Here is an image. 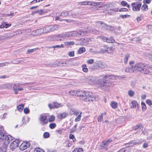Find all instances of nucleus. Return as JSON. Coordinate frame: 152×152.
Masks as SVG:
<instances>
[{
	"mask_svg": "<svg viewBox=\"0 0 152 152\" xmlns=\"http://www.w3.org/2000/svg\"><path fill=\"white\" fill-rule=\"evenodd\" d=\"M131 5L132 6V10L133 11H138L140 10L141 4L137 2H134L131 4Z\"/></svg>",
	"mask_w": 152,
	"mask_h": 152,
	"instance_id": "7",
	"label": "nucleus"
},
{
	"mask_svg": "<svg viewBox=\"0 0 152 152\" xmlns=\"http://www.w3.org/2000/svg\"><path fill=\"white\" fill-rule=\"evenodd\" d=\"M125 71L126 72H134V70L132 69V67L130 69L126 67L125 69Z\"/></svg>",
	"mask_w": 152,
	"mask_h": 152,
	"instance_id": "38",
	"label": "nucleus"
},
{
	"mask_svg": "<svg viewBox=\"0 0 152 152\" xmlns=\"http://www.w3.org/2000/svg\"><path fill=\"white\" fill-rule=\"evenodd\" d=\"M64 43L65 45L68 46L74 45L75 44V42L74 41L64 42Z\"/></svg>",
	"mask_w": 152,
	"mask_h": 152,
	"instance_id": "22",
	"label": "nucleus"
},
{
	"mask_svg": "<svg viewBox=\"0 0 152 152\" xmlns=\"http://www.w3.org/2000/svg\"><path fill=\"white\" fill-rule=\"evenodd\" d=\"M5 132L3 128L2 127H0V136H1Z\"/></svg>",
	"mask_w": 152,
	"mask_h": 152,
	"instance_id": "56",
	"label": "nucleus"
},
{
	"mask_svg": "<svg viewBox=\"0 0 152 152\" xmlns=\"http://www.w3.org/2000/svg\"><path fill=\"white\" fill-rule=\"evenodd\" d=\"M81 91H75L73 90L69 91V94L72 96H77L79 97L80 95H79L78 93H80Z\"/></svg>",
	"mask_w": 152,
	"mask_h": 152,
	"instance_id": "15",
	"label": "nucleus"
},
{
	"mask_svg": "<svg viewBox=\"0 0 152 152\" xmlns=\"http://www.w3.org/2000/svg\"><path fill=\"white\" fill-rule=\"evenodd\" d=\"M5 35L6 36L5 37V38H4L5 39H9L15 37L14 36L13 33L10 34L8 33L6 34Z\"/></svg>",
	"mask_w": 152,
	"mask_h": 152,
	"instance_id": "23",
	"label": "nucleus"
},
{
	"mask_svg": "<svg viewBox=\"0 0 152 152\" xmlns=\"http://www.w3.org/2000/svg\"><path fill=\"white\" fill-rule=\"evenodd\" d=\"M50 37L51 39L53 40L55 39L58 41H63L64 39V36L63 34H59L56 35H54L51 36Z\"/></svg>",
	"mask_w": 152,
	"mask_h": 152,
	"instance_id": "5",
	"label": "nucleus"
},
{
	"mask_svg": "<svg viewBox=\"0 0 152 152\" xmlns=\"http://www.w3.org/2000/svg\"><path fill=\"white\" fill-rule=\"evenodd\" d=\"M110 5L107 4H104L102 5L101 7L104 8L105 9H109L110 8Z\"/></svg>",
	"mask_w": 152,
	"mask_h": 152,
	"instance_id": "61",
	"label": "nucleus"
},
{
	"mask_svg": "<svg viewBox=\"0 0 152 152\" xmlns=\"http://www.w3.org/2000/svg\"><path fill=\"white\" fill-rule=\"evenodd\" d=\"M24 104H22L18 105L17 107L18 110L20 112L22 111L24 107Z\"/></svg>",
	"mask_w": 152,
	"mask_h": 152,
	"instance_id": "28",
	"label": "nucleus"
},
{
	"mask_svg": "<svg viewBox=\"0 0 152 152\" xmlns=\"http://www.w3.org/2000/svg\"><path fill=\"white\" fill-rule=\"evenodd\" d=\"M28 147V145H26L25 143H22L20 145V148L21 150L23 151L26 149Z\"/></svg>",
	"mask_w": 152,
	"mask_h": 152,
	"instance_id": "20",
	"label": "nucleus"
},
{
	"mask_svg": "<svg viewBox=\"0 0 152 152\" xmlns=\"http://www.w3.org/2000/svg\"><path fill=\"white\" fill-rule=\"evenodd\" d=\"M129 55L128 54L125 55V58L124 60V61L125 64H126L127 63L128 59L129 57Z\"/></svg>",
	"mask_w": 152,
	"mask_h": 152,
	"instance_id": "35",
	"label": "nucleus"
},
{
	"mask_svg": "<svg viewBox=\"0 0 152 152\" xmlns=\"http://www.w3.org/2000/svg\"><path fill=\"white\" fill-rule=\"evenodd\" d=\"M106 47V49H107V52L109 53H111L114 50V49L112 47Z\"/></svg>",
	"mask_w": 152,
	"mask_h": 152,
	"instance_id": "37",
	"label": "nucleus"
},
{
	"mask_svg": "<svg viewBox=\"0 0 152 152\" xmlns=\"http://www.w3.org/2000/svg\"><path fill=\"white\" fill-rule=\"evenodd\" d=\"M31 34L33 35H37L42 34L41 28L33 31Z\"/></svg>",
	"mask_w": 152,
	"mask_h": 152,
	"instance_id": "13",
	"label": "nucleus"
},
{
	"mask_svg": "<svg viewBox=\"0 0 152 152\" xmlns=\"http://www.w3.org/2000/svg\"><path fill=\"white\" fill-rule=\"evenodd\" d=\"M88 30L87 31L88 32V34L89 33H92L93 34H97V32H98V31L95 29L92 28H90L88 27L87 28Z\"/></svg>",
	"mask_w": 152,
	"mask_h": 152,
	"instance_id": "18",
	"label": "nucleus"
},
{
	"mask_svg": "<svg viewBox=\"0 0 152 152\" xmlns=\"http://www.w3.org/2000/svg\"><path fill=\"white\" fill-rule=\"evenodd\" d=\"M83 71L85 72H88V69L87 68V66L86 64H84L82 65Z\"/></svg>",
	"mask_w": 152,
	"mask_h": 152,
	"instance_id": "27",
	"label": "nucleus"
},
{
	"mask_svg": "<svg viewBox=\"0 0 152 152\" xmlns=\"http://www.w3.org/2000/svg\"><path fill=\"white\" fill-rule=\"evenodd\" d=\"M69 16L72 18H75L76 16V15L75 13H73L72 12H69Z\"/></svg>",
	"mask_w": 152,
	"mask_h": 152,
	"instance_id": "49",
	"label": "nucleus"
},
{
	"mask_svg": "<svg viewBox=\"0 0 152 152\" xmlns=\"http://www.w3.org/2000/svg\"><path fill=\"white\" fill-rule=\"evenodd\" d=\"M115 41L114 39L112 38L111 37L109 38H107L106 40V42L108 43H112L114 42Z\"/></svg>",
	"mask_w": 152,
	"mask_h": 152,
	"instance_id": "29",
	"label": "nucleus"
},
{
	"mask_svg": "<svg viewBox=\"0 0 152 152\" xmlns=\"http://www.w3.org/2000/svg\"><path fill=\"white\" fill-rule=\"evenodd\" d=\"M77 124H76L74 126V127L70 130V133H73L75 132L76 130V128L77 127Z\"/></svg>",
	"mask_w": 152,
	"mask_h": 152,
	"instance_id": "47",
	"label": "nucleus"
},
{
	"mask_svg": "<svg viewBox=\"0 0 152 152\" xmlns=\"http://www.w3.org/2000/svg\"><path fill=\"white\" fill-rule=\"evenodd\" d=\"M12 87V83H8L7 84H2L0 85V89H10Z\"/></svg>",
	"mask_w": 152,
	"mask_h": 152,
	"instance_id": "10",
	"label": "nucleus"
},
{
	"mask_svg": "<svg viewBox=\"0 0 152 152\" xmlns=\"http://www.w3.org/2000/svg\"><path fill=\"white\" fill-rule=\"evenodd\" d=\"M146 64L142 63H138L132 66V69L137 72H140L143 67H146Z\"/></svg>",
	"mask_w": 152,
	"mask_h": 152,
	"instance_id": "4",
	"label": "nucleus"
},
{
	"mask_svg": "<svg viewBox=\"0 0 152 152\" xmlns=\"http://www.w3.org/2000/svg\"><path fill=\"white\" fill-rule=\"evenodd\" d=\"M81 113L82 112H80V114L75 118V122H77L79 121L81 117Z\"/></svg>",
	"mask_w": 152,
	"mask_h": 152,
	"instance_id": "43",
	"label": "nucleus"
},
{
	"mask_svg": "<svg viewBox=\"0 0 152 152\" xmlns=\"http://www.w3.org/2000/svg\"><path fill=\"white\" fill-rule=\"evenodd\" d=\"M68 56L70 57H73L74 56V51H73L69 52L68 53Z\"/></svg>",
	"mask_w": 152,
	"mask_h": 152,
	"instance_id": "55",
	"label": "nucleus"
},
{
	"mask_svg": "<svg viewBox=\"0 0 152 152\" xmlns=\"http://www.w3.org/2000/svg\"><path fill=\"white\" fill-rule=\"evenodd\" d=\"M7 145H5V146H3L1 149L2 152H6L7 151Z\"/></svg>",
	"mask_w": 152,
	"mask_h": 152,
	"instance_id": "57",
	"label": "nucleus"
},
{
	"mask_svg": "<svg viewBox=\"0 0 152 152\" xmlns=\"http://www.w3.org/2000/svg\"><path fill=\"white\" fill-rule=\"evenodd\" d=\"M78 94L80 99L86 102H92L96 100L92 93L90 92L81 91Z\"/></svg>",
	"mask_w": 152,
	"mask_h": 152,
	"instance_id": "1",
	"label": "nucleus"
},
{
	"mask_svg": "<svg viewBox=\"0 0 152 152\" xmlns=\"http://www.w3.org/2000/svg\"><path fill=\"white\" fill-rule=\"evenodd\" d=\"M69 137L70 139H72L74 142L75 141L76 139L75 138L73 135L72 134H70L69 136Z\"/></svg>",
	"mask_w": 152,
	"mask_h": 152,
	"instance_id": "60",
	"label": "nucleus"
},
{
	"mask_svg": "<svg viewBox=\"0 0 152 152\" xmlns=\"http://www.w3.org/2000/svg\"><path fill=\"white\" fill-rule=\"evenodd\" d=\"M121 4L124 6H126L128 8L129 7V5L125 1H123L121 2Z\"/></svg>",
	"mask_w": 152,
	"mask_h": 152,
	"instance_id": "36",
	"label": "nucleus"
},
{
	"mask_svg": "<svg viewBox=\"0 0 152 152\" xmlns=\"http://www.w3.org/2000/svg\"><path fill=\"white\" fill-rule=\"evenodd\" d=\"M42 34H46L48 33L46 27L41 28Z\"/></svg>",
	"mask_w": 152,
	"mask_h": 152,
	"instance_id": "45",
	"label": "nucleus"
},
{
	"mask_svg": "<svg viewBox=\"0 0 152 152\" xmlns=\"http://www.w3.org/2000/svg\"><path fill=\"white\" fill-rule=\"evenodd\" d=\"M111 105L112 108L114 109H115L117 108L118 104L116 102H111Z\"/></svg>",
	"mask_w": 152,
	"mask_h": 152,
	"instance_id": "24",
	"label": "nucleus"
},
{
	"mask_svg": "<svg viewBox=\"0 0 152 152\" xmlns=\"http://www.w3.org/2000/svg\"><path fill=\"white\" fill-rule=\"evenodd\" d=\"M35 13H38L39 15H42V13L44 12L43 10H38L34 12Z\"/></svg>",
	"mask_w": 152,
	"mask_h": 152,
	"instance_id": "63",
	"label": "nucleus"
},
{
	"mask_svg": "<svg viewBox=\"0 0 152 152\" xmlns=\"http://www.w3.org/2000/svg\"><path fill=\"white\" fill-rule=\"evenodd\" d=\"M76 31L66 33L63 34L64 36V39H68V38H69L71 37L76 36Z\"/></svg>",
	"mask_w": 152,
	"mask_h": 152,
	"instance_id": "9",
	"label": "nucleus"
},
{
	"mask_svg": "<svg viewBox=\"0 0 152 152\" xmlns=\"http://www.w3.org/2000/svg\"><path fill=\"white\" fill-rule=\"evenodd\" d=\"M54 108H58L62 107L61 103H58L56 102H53Z\"/></svg>",
	"mask_w": 152,
	"mask_h": 152,
	"instance_id": "21",
	"label": "nucleus"
},
{
	"mask_svg": "<svg viewBox=\"0 0 152 152\" xmlns=\"http://www.w3.org/2000/svg\"><path fill=\"white\" fill-rule=\"evenodd\" d=\"M68 116V114L66 112H63L62 113L58 114L57 115V117L61 120L66 118Z\"/></svg>",
	"mask_w": 152,
	"mask_h": 152,
	"instance_id": "12",
	"label": "nucleus"
},
{
	"mask_svg": "<svg viewBox=\"0 0 152 152\" xmlns=\"http://www.w3.org/2000/svg\"><path fill=\"white\" fill-rule=\"evenodd\" d=\"M69 12L64 11L62 12L60 15V16L63 17L66 16L67 15H69Z\"/></svg>",
	"mask_w": 152,
	"mask_h": 152,
	"instance_id": "26",
	"label": "nucleus"
},
{
	"mask_svg": "<svg viewBox=\"0 0 152 152\" xmlns=\"http://www.w3.org/2000/svg\"><path fill=\"white\" fill-rule=\"evenodd\" d=\"M34 152H45L39 148H36L34 151Z\"/></svg>",
	"mask_w": 152,
	"mask_h": 152,
	"instance_id": "52",
	"label": "nucleus"
},
{
	"mask_svg": "<svg viewBox=\"0 0 152 152\" xmlns=\"http://www.w3.org/2000/svg\"><path fill=\"white\" fill-rule=\"evenodd\" d=\"M105 48H101L100 51L101 53H106L107 52L106 47H104Z\"/></svg>",
	"mask_w": 152,
	"mask_h": 152,
	"instance_id": "62",
	"label": "nucleus"
},
{
	"mask_svg": "<svg viewBox=\"0 0 152 152\" xmlns=\"http://www.w3.org/2000/svg\"><path fill=\"white\" fill-rule=\"evenodd\" d=\"M76 36H84L86 34H88V32L86 31H84L83 30H81L78 31L77 32H76Z\"/></svg>",
	"mask_w": 152,
	"mask_h": 152,
	"instance_id": "11",
	"label": "nucleus"
},
{
	"mask_svg": "<svg viewBox=\"0 0 152 152\" xmlns=\"http://www.w3.org/2000/svg\"><path fill=\"white\" fill-rule=\"evenodd\" d=\"M106 66V65L104 63L99 62V68H103Z\"/></svg>",
	"mask_w": 152,
	"mask_h": 152,
	"instance_id": "33",
	"label": "nucleus"
},
{
	"mask_svg": "<svg viewBox=\"0 0 152 152\" xmlns=\"http://www.w3.org/2000/svg\"><path fill=\"white\" fill-rule=\"evenodd\" d=\"M128 94L130 97H132L134 94V92L133 91L130 90L128 91Z\"/></svg>",
	"mask_w": 152,
	"mask_h": 152,
	"instance_id": "42",
	"label": "nucleus"
},
{
	"mask_svg": "<svg viewBox=\"0 0 152 152\" xmlns=\"http://www.w3.org/2000/svg\"><path fill=\"white\" fill-rule=\"evenodd\" d=\"M148 9L147 5L145 4H144L141 8V10L143 11H146L148 10Z\"/></svg>",
	"mask_w": 152,
	"mask_h": 152,
	"instance_id": "30",
	"label": "nucleus"
},
{
	"mask_svg": "<svg viewBox=\"0 0 152 152\" xmlns=\"http://www.w3.org/2000/svg\"><path fill=\"white\" fill-rule=\"evenodd\" d=\"M49 134L48 132H45L43 134V137L44 138H48L49 137Z\"/></svg>",
	"mask_w": 152,
	"mask_h": 152,
	"instance_id": "53",
	"label": "nucleus"
},
{
	"mask_svg": "<svg viewBox=\"0 0 152 152\" xmlns=\"http://www.w3.org/2000/svg\"><path fill=\"white\" fill-rule=\"evenodd\" d=\"M103 114H102L101 115L99 116L97 118V120L99 122H101L103 119Z\"/></svg>",
	"mask_w": 152,
	"mask_h": 152,
	"instance_id": "59",
	"label": "nucleus"
},
{
	"mask_svg": "<svg viewBox=\"0 0 152 152\" xmlns=\"http://www.w3.org/2000/svg\"><path fill=\"white\" fill-rule=\"evenodd\" d=\"M132 108H135L136 107H138V105L137 102L135 101H133L132 102Z\"/></svg>",
	"mask_w": 152,
	"mask_h": 152,
	"instance_id": "32",
	"label": "nucleus"
},
{
	"mask_svg": "<svg viewBox=\"0 0 152 152\" xmlns=\"http://www.w3.org/2000/svg\"><path fill=\"white\" fill-rule=\"evenodd\" d=\"M22 84L19 83H15L13 85L12 84V86H13V89L15 94H18V91H21L23 90V88L20 87V86Z\"/></svg>",
	"mask_w": 152,
	"mask_h": 152,
	"instance_id": "6",
	"label": "nucleus"
},
{
	"mask_svg": "<svg viewBox=\"0 0 152 152\" xmlns=\"http://www.w3.org/2000/svg\"><path fill=\"white\" fill-rule=\"evenodd\" d=\"M56 126V124L55 123H53L50 124L49 126L51 129L54 128Z\"/></svg>",
	"mask_w": 152,
	"mask_h": 152,
	"instance_id": "51",
	"label": "nucleus"
},
{
	"mask_svg": "<svg viewBox=\"0 0 152 152\" xmlns=\"http://www.w3.org/2000/svg\"><path fill=\"white\" fill-rule=\"evenodd\" d=\"M85 51L86 50L85 48L83 47L80 48L78 50L79 53L80 54H81L83 53V52H85Z\"/></svg>",
	"mask_w": 152,
	"mask_h": 152,
	"instance_id": "34",
	"label": "nucleus"
},
{
	"mask_svg": "<svg viewBox=\"0 0 152 152\" xmlns=\"http://www.w3.org/2000/svg\"><path fill=\"white\" fill-rule=\"evenodd\" d=\"M38 49V48H36L34 49H28L27 50L26 53L28 54L31 53L33 52H35Z\"/></svg>",
	"mask_w": 152,
	"mask_h": 152,
	"instance_id": "25",
	"label": "nucleus"
},
{
	"mask_svg": "<svg viewBox=\"0 0 152 152\" xmlns=\"http://www.w3.org/2000/svg\"><path fill=\"white\" fill-rule=\"evenodd\" d=\"M145 67H143L142 69L140 72L145 74H148L150 73V72L147 69L145 68Z\"/></svg>",
	"mask_w": 152,
	"mask_h": 152,
	"instance_id": "17",
	"label": "nucleus"
},
{
	"mask_svg": "<svg viewBox=\"0 0 152 152\" xmlns=\"http://www.w3.org/2000/svg\"><path fill=\"white\" fill-rule=\"evenodd\" d=\"M46 27L47 28V29L48 33L50 32H52L51 29L50 25H48L46 26Z\"/></svg>",
	"mask_w": 152,
	"mask_h": 152,
	"instance_id": "64",
	"label": "nucleus"
},
{
	"mask_svg": "<svg viewBox=\"0 0 152 152\" xmlns=\"http://www.w3.org/2000/svg\"><path fill=\"white\" fill-rule=\"evenodd\" d=\"M5 132L1 136L0 139L4 143L5 145H7L10 141L12 140V137L10 135H7L5 134Z\"/></svg>",
	"mask_w": 152,
	"mask_h": 152,
	"instance_id": "3",
	"label": "nucleus"
},
{
	"mask_svg": "<svg viewBox=\"0 0 152 152\" xmlns=\"http://www.w3.org/2000/svg\"><path fill=\"white\" fill-rule=\"evenodd\" d=\"M141 105L142 111H145L146 109V107L145 104L144 102H142Z\"/></svg>",
	"mask_w": 152,
	"mask_h": 152,
	"instance_id": "48",
	"label": "nucleus"
},
{
	"mask_svg": "<svg viewBox=\"0 0 152 152\" xmlns=\"http://www.w3.org/2000/svg\"><path fill=\"white\" fill-rule=\"evenodd\" d=\"M106 29L109 30L111 31H113L114 30V28L113 27L110 25H107Z\"/></svg>",
	"mask_w": 152,
	"mask_h": 152,
	"instance_id": "41",
	"label": "nucleus"
},
{
	"mask_svg": "<svg viewBox=\"0 0 152 152\" xmlns=\"http://www.w3.org/2000/svg\"><path fill=\"white\" fill-rule=\"evenodd\" d=\"M55 120V117L53 115H51L50 116L48 119V121L50 122H53Z\"/></svg>",
	"mask_w": 152,
	"mask_h": 152,
	"instance_id": "44",
	"label": "nucleus"
},
{
	"mask_svg": "<svg viewBox=\"0 0 152 152\" xmlns=\"http://www.w3.org/2000/svg\"><path fill=\"white\" fill-rule=\"evenodd\" d=\"M70 113L71 115H77L79 113V112L76 111L74 109H72L70 111Z\"/></svg>",
	"mask_w": 152,
	"mask_h": 152,
	"instance_id": "19",
	"label": "nucleus"
},
{
	"mask_svg": "<svg viewBox=\"0 0 152 152\" xmlns=\"http://www.w3.org/2000/svg\"><path fill=\"white\" fill-rule=\"evenodd\" d=\"M109 144V143L108 142L107 140L104 141L102 142V146L103 147H106V146H108Z\"/></svg>",
	"mask_w": 152,
	"mask_h": 152,
	"instance_id": "46",
	"label": "nucleus"
},
{
	"mask_svg": "<svg viewBox=\"0 0 152 152\" xmlns=\"http://www.w3.org/2000/svg\"><path fill=\"white\" fill-rule=\"evenodd\" d=\"M46 119L47 117L45 116L42 115H40L39 120L43 122L44 124H46L48 123L47 121H46Z\"/></svg>",
	"mask_w": 152,
	"mask_h": 152,
	"instance_id": "16",
	"label": "nucleus"
},
{
	"mask_svg": "<svg viewBox=\"0 0 152 152\" xmlns=\"http://www.w3.org/2000/svg\"><path fill=\"white\" fill-rule=\"evenodd\" d=\"M14 33V36L18 35L20 34H21L22 33V32L20 30L18 31H15L13 32Z\"/></svg>",
	"mask_w": 152,
	"mask_h": 152,
	"instance_id": "40",
	"label": "nucleus"
},
{
	"mask_svg": "<svg viewBox=\"0 0 152 152\" xmlns=\"http://www.w3.org/2000/svg\"><path fill=\"white\" fill-rule=\"evenodd\" d=\"M116 75H105L103 77L102 80L99 79L96 82V83L98 84L100 87H104V86H110L112 85L111 82L108 80H106L107 78L110 79H114V78L116 77Z\"/></svg>",
	"mask_w": 152,
	"mask_h": 152,
	"instance_id": "2",
	"label": "nucleus"
},
{
	"mask_svg": "<svg viewBox=\"0 0 152 152\" xmlns=\"http://www.w3.org/2000/svg\"><path fill=\"white\" fill-rule=\"evenodd\" d=\"M99 23L101 24V26L102 27L105 28L106 29L107 25L104 23L102 22L101 21H99Z\"/></svg>",
	"mask_w": 152,
	"mask_h": 152,
	"instance_id": "50",
	"label": "nucleus"
},
{
	"mask_svg": "<svg viewBox=\"0 0 152 152\" xmlns=\"http://www.w3.org/2000/svg\"><path fill=\"white\" fill-rule=\"evenodd\" d=\"M95 79L94 77H92L91 79H90L88 81V83L90 84H94L95 83L94 81Z\"/></svg>",
	"mask_w": 152,
	"mask_h": 152,
	"instance_id": "31",
	"label": "nucleus"
},
{
	"mask_svg": "<svg viewBox=\"0 0 152 152\" xmlns=\"http://www.w3.org/2000/svg\"><path fill=\"white\" fill-rule=\"evenodd\" d=\"M72 152H83V149L81 148L75 149Z\"/></svg>",
	"mask_w": 152,
	"mask_h": 152,
	"instance_id": "58",
	"label": "nucleus"
},
{
	"mask_svg": "<svg viewBox=\"0 0 152 152\" xmlns=\"http://www.w3.org/2000/svg\"><path fill=\"white\" fill-rule=\"evenodd\" d=\"M51 28L52 32L56 31L59 29L60 28V26L58 24H54L53 25H50Z\"/></svg>",
	"mask_w": 152,
	"mask_h": 152,
	"instance_id": "14",
	"label": "nucleus"
},
{
	"mask_svg": "<svg viewBox=\"0 0 152 152\" xmlns=\"http://www.w3.org/2000/svg\"><path fill=\"white\" fill-rule=\"evenodd\" d=\"M64 45L63 44H61L60 45H56L54 46H52L51 48H64Z\"/></svg>",
	"mask_w": 152,
	"mask_h": 152,
	"instance_id": "39",
	"label": "nucleus"
},
{
	"mask_svg": "<svg viewBox=\"0 0 152 152\" xmlns=\"http://www.w3.org/2000/svg\"><path fill=\"white\" fill-rule=\"evenodd\" d=\"M94 68L95 69H98L99 68V62L98 63H94Z\"/></svg>",
	"mask_w": 152,
	"mask_h": 152,
	"instance_id": "54",
	"label": "nucleus"
},
{
	"mask_svg": "<svg viewBox=\"0 0 152 152\" xmlns=\"http://www.w3.org/2000/svg\"><path fill=\"white\" fill-rule=\"evenodd\" d=\"M20 142L18 139H16L12 142L10 146V148L13 150L18 146Z\"/></svg>",
	"mask_w": 152,
	"mask_h": 152,
	"instance_id": "8",
	"label": "nucleus"
}]
</instances>
